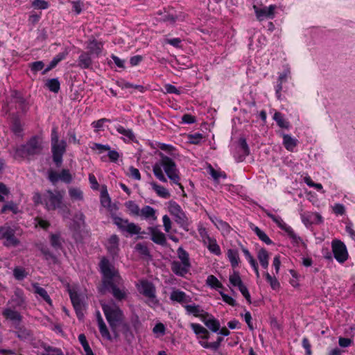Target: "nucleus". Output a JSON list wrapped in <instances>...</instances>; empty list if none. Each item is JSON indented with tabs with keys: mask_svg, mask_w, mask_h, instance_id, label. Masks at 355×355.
Here are the masks:
<instances>
[{
	"mask_svg": "<svg viewBox=\"0 0 355 355\" xmlns=\"http://www.w3.org/2000/svg\"><path fill=\"white\" fill-rule=\"evenodd\" d=\"M158 155L160 159L153 166V171L155 176L159 181L166 182L167 179L162 171L163 168L168 179H170L173 183L178 185L181 190L184 191V187L180 182V178L179 175V170L177 168L175 162L162 152H159Z\"/></svg>",
	"mask_w": 355,
	"mask_h": 355,
	"instance_id": "obj_1",
	"label": "nucleus"
},
{
	"mask_svg": "<svg viewBox=\"0 0 355 355\" xmlns=\"http://www.w3.org/2000/svg\"><path fill=\"white\" fill-rule=\"evenodd\" d=\"M44 143L42 137H31L24 144L15 149V158L31 157L42 154Z\"/></svg>",
	"mask_w": 355,
	"mask_h": 355,
	"instance_id": "obj_2",
	"label": "nucleus"
},
{
	"mask_svg": "<svg viewBox=\"0 0 355 355\" xmlns=\"http://www.w3.org/2000/svg\"><path fill=\"white\" fill-rule=\"evenodd\" d=\"M105 318L115 338L119 336L117 327L123 321L124 315L121 309L114 302L106 304L101 302Z\"/></svg>",
	"mask_w": 355,
	"mask_h": 355,
	"instance_id": "obj_3",
	"label": "nucleus"
},
{
	"mask_svg": "<svg viewBox=\"0 0 355 355\" xmlns=\"http://www.w3.org/2000/svg\"><path fill=\"white\" fill-rule=\"evenodd\" d=\"M99 268L102 274V286H110L112 282L122 281L119 271L107 258L103 257L101 259Z\"/></svg>",
	"mask_w": 355,
	"mask_h": 355,
	"instance_id": "obj_4",
	"label": "nucleus"
},
{
	"mask_svg": "<svg viewBox=\"0 0 355 355\" xmlns=\"http://www.w3.org/2000/svg\"><path fill=\"white\" fill-rule=\"evenodd\" d=\"M139 292L148 298L147 304L155 306L159 304L156 297V288L154 284L148 280H141L137 286Z\"/></svg>",
	"mask_w": 355,
	"mask_h": 355,
	"instance_id": "obj_5",
	"label": "nucleus"
},
{
	"mask_svg": "<svg viewBox=\"0 0 355 355\" xmlns=\"http://www.w3.org/2000/svg\"><path fill=\"white\" fill-rule=\"evenodd\" d=\"M168 211L175 218V221L184 230H189L190 225L188 217L181 207L175 201L168 202Z\"/></svg>",
	"mask_w": 355,
	"mask_h": 355,
	"instance_id": "obj_6",
	"label": "nucleus"
},
{
	"mask_svg": "<svg viewBox=\"0 0 355 355\" xmlns=\"http://www.w3.org/2000/svg\"><path fill=\"white\" fill-rule=\"evenodd\" d=\"M15 230L10 226L5 225L0 226V240L4 239L3 245L6 247H16L20 241L15 236Z\"/></svg>",
	"mask_w": 355,
	"mask_h": 355,
	"instance_id": "obj_7",
	"label": "nucleus"
},
{
	"mask_svg": "<svg viewBox=\"0 0 355 355\" xmlns=\"http://www.w3.org/2000/svg\"><path fill=\"white\" fill-rule=\"evenodd\" d=\"M62 201V196L59 191L53 193L51 190H47L44 193V205L49 211L55 210L60 207Z\"/></svg>",
	"mask_w": 355,
	"mask_h": 355,
	"instance_id": "obj_8",
	"label": "nucleus"
},
{
	"mask_svg": "<svg viewBox=\"0 0 355 355\" xmlns=\"http://www.w3.org/2000/svg\"><path fill=\"white\" fill-rule=\"evenodd\" d=\"M114 223L122 232H126L131 235L140 233L141 227L134 223H130L128 219H123L121 217L112 216Z\"/></svg>",
	"mask_w": 355,
	"mask_h": 355,
	"instance_id": "obj_9",
	"label": "nucleus"
},
{
	"mask_svg": "<svg viewBox=\"0 0 355 355\" xmlns=\"http://www.w3.org/2000/svg\"><path fill=\"white\" fill-rule=\"evenodd\" d=\"M332 251L335 259L340 263H344L348 258L346 245L340 240H334L331 243Z\"/></svg>",
	"mask_w": 355,
	"mask_h": 355,
	"instance_id": "obj_10",
	"label": "nucleus"
},
{
	"mask_svg": "<svg viewBox=\"0 0 355 355\" xmlns=\"http://www.w3.org/2000/svg\"><path fill=\"white\" fill-rule=\"evenodd\" d=\"M121 282H112L110 286H102L100 292L105 294L106 291H110L114 297L119 301H121L126 298L127 293L125 289L120 288L116 285L121 284Z\"/></svg>",
	"mask_w": 355,
	"mask_h": 355,
	"instance_id": "obj_11",
	"label": "nucleus"
},
{
	"mask_svg": "<svg viewBox=\"0 0 355 355\" xmlns=\"http://www.w3.org/2000/svg\"><path fill=\"white\" fill-rule=\"evenodd\" d=\"M69 294L77 317L79 320H81L84 315L83 309L85 308V304L83 300L74 288L69 289Z\"/></svg>",
	"mask_w": 355,
	"mask_h": 355,
	"instance_id": "obj_12",
	"label": "nucleus"
},
{
	"mask_svg": "<svg viewBox=\"0 0 355 355\" xmlns=\"http://www.w3.org/2000/svg\"><path fill=\"white\" fill-rule=\"evenodd\" d=\"M67 143L64 140L51 144L53 162L60 166L62 162V156L66 151Z\"/></svg>",
	"mask_w": 355,
	"mask_h": 355,
	"instance_id": "obj_13",
	"label": "nucleus"
},
{
	"mask_svg": "<svg viewBox=\"0 0 355 355\" xmlns=\"http://www.w3.org/2000/svg\"><path fill=\"white\" fill-rule=\"evenodd\" d=\"M2 315L6 320H10L15 327L20 324L22 321V315L20 313L10 307L3 309Z\"/></svg>",
	"mask_w": 355,
	"mask_h": 355,
	"instance_id": "obj_14",
	"label": "nucleus"
},
{
	"mask_svg": "<svg viewBox=\"0 0 355 355\" xmlns=\"http://www.w3.org/2000/svg\"><path fill=\"white\" fill-rule=\"evenodd\" d=\"M275 8L276 6L275 5H270L268 7H264L263 8H259L256 6H254L256 16L259 21H262L265 18H273Z\"/></svg>",
	"mask_w": 355,
	"mask_h": 355,
	"instance_id": "obj_15",
	"label": "nucleus"
},
{
	"mask_svg": "<svg viewBox=\"0 0 355 355\" xmlns=\"http://www.w3.org/2000/svg\"><path fill=\"white\" fill-rule=\"evenodd\" d=\"M15 335L22 341H30L33 338V331L25 326L19 324L15 327Z\"/></svg>",
	"mask_w": 355,
	"mask_h": 355,
	"instance_id": "obj_16",
	"label": "nucleus"
},
{
	"mask_svg": "<svg viewBox=\"0 0 355 355\" xmlns=\"http://www.w3.org/2000/svg\"><path fill=\"white\" fill-rule=\"evenodd\" d=\"M148 231L151 235V240L159 245H165L166 244V239L165 234L162 232L157 227H150Z\"/></svg>",
	"mask_w": 355,
	"mask_h": 355,
	"instance_id": "obj_17",
	"label": "nucleus"
},
{
	"mask_svg": "<svg viewBox=\"0 0 355 355\" xmlns=\"http://www.w3.org/2000/svg\"><path fill=\"white\" fill-rule=\"evenodd\" d=\"M191 266L184 265L183 263H180L178 261H173L171 263V270L176 275L180 277H184L187 274L191 268Z\"/></svg>",
	"mask_w": 355,
	"mask_h": 355,
	"instance_id": "obj_18",
	"label": "nucleus"
},
{
	"mask_svg": "<svg viewBox=\"0 0 355 355\" xmlns=\"http://www.w3.org/2000/svg\"><path fill=\"white\" fill-rule=\"evenodd\" d=\"M170 300L180 304L187 303L191 301V297L184 291L173 288L170 295Z\"/></svg>",
	"mask_w": 355,
	"mask_h": 355,
	"instance_id": "obj_19",
	"label": "nucleus"
},
{
	"mask_svg": "<svg viewBox=\"0 0 355 355\" xmlns=\"http://www.w3.org/2000/svg\"><path fill=\"white\" fill-rule=\"evenodd\" d=\"M184 307L188 314H191L195 317L200 318L201 320L205 315H208V313L204 311L198 304H188L185 305Z\"/></svg>",
	"mask_w": 355,
	"mask_h": 355,
	"instance_id": "obj_20",
	"label": "nucleus"
},
{
	"mask_svg": "<svg viewBox=\"0 0 355 355\" xmlns=\"http://www.w3.org/2000/svg\"><path fill=\"white\" fill-rule=\"evenodd\" d=\"M139 216L145 220L155 221L157 220L156 210L149 205H145L140 209Z\"/></svg>",
	"mask_w": 355,
	"mask_h": 355,
	"instance_id": "obj_21",
	"label": "nucleus"
},
{
	"mask_svg": "<svg viewBox=\"0 0 355 355\" xmlns=\"http://www.w3.org/2000/svg\"><path fill=\"white\" fill-rule=\"evenodd\" d=\"M202 321L213 332H218L220 330V324L219 321L209 313L208 315H205L202 318Z\"/></svg>",
	"mask_w": 355,
	"mask_h": 355,
	"instance_id": "obj_22",
	"label": "nucleus"
},
{
	"mask_svg": "<svg viewBox=\"0 0 355 355\" xmlns=\"http://www.w3.org/2000/svg\"><path fill=\"white\" fill-rule=\"evenodd\" d=\"M106 248L112 257L117 255L119 251V237L116 234L112 235L110 237Z\"/></svg>",
	"mask_w": 355,
	"mask_h": 355,
	"instance_id": "obj_23",
	"label": "nucleus"
},
{
	"mask_svg": "<svg viewBox=\"0 0 355 355\" xmlns=\"http://www.w3.org/2000/svg\"><path fill=\"white\" fill-rule=\"evenodd\" d=\"M239 153H240V155L238 157H236V160L238 162H242L250 154V148L247 144L246 139L243 137L239 139Z\"/></svg>",
	"mask_w": 355,
	"mask_h": 355,
	"instance_id": "obj_24",
	"label": "nucleus"
},
{
	"mask_svg": "<svg viewBox=\"0 0 355 355\" xmlns=\"http://www.w3.org/2000/svg\"><path fill=\"white\" fill-rule=\"evenodd\" d=\"M33 288L34 289V293L37 295V297H40L48 304L52 305V300L47 291L44 288L40 286L38 283L33 284Z\"/></svg>",
	"mask_w": 355,
	"mask_h": 355,
	"instance_id": "obj_25",
	"label": "nucleus"
},
{
	"mask_svg": "<svg viewBox=\"0 0 355 355\" xmlns=\"http://www.w3.org/2000/svg\"><path fill=\"white\" fill-rule=\"evenodd\" d=\"M96 319L99 328V331L102 337L106 338L107 340H111L112 336L99 311H98L96 313Z\"/></svg>",
	"mask_w": 355,
	"mask_h": 355,
	"instance_id": "obj_26",
	"label": "nucleus"
},
{
	"mask_svg": "<svg viewBox=\"0 0 355 355\" xmlns=\"http://www.w3.org/2000/svg\"><path fill=\"white\" fill-rule=\"evenodd\" d=\"M87 48L88 49L87 53L90 55H94L98 57L102 51L103 44L96 40H93L88 42Z\"/></svg>",
	"mask_w": 355,
	"mask_h": 355,
	"instance_id": "obj_27",
	"label": "nucleus"
},
{
	"mask_svg": "<svg viewBox=\"0 0 355 355\" xmlns=\"http://www.w3.org/2000/svg\"><path fill=\"white\" fill-rule=\"evenodd\" d=\"M204 243L211 253L216 255L221 254L220 246L217 244L216 239L208 236L204 239Z\"/></svg>",
	"mask_w": 355,
	"mask_h": 355,
	"instance_id": "obj_28",
	"label": "nucleus"
},
{
	"mask_svg": "<svg viewBox=\"0 0 355 355\" xmlns=\"http://www.w3.org/2000/svg\"><path fill=\"white\" fill-rule=\"evenodd\" d=\"M116 130L118 133L123 136V139L125 142L133 141L135 139V136L133 131L131 129H126L124 127L118 125L116 126Z\"/></svg>",
	"mask_w": 355,
	"mask_h": 355,
	"instance_id": "obj_29",
	"label": "nucleus"
},
{
	"mask_svg": "<svg viewBox=\"0 0 355 355\" xmlns=\"http://www.w3.org/2000/svg\"><path fill=\"white\" fill-rule=\"evenodd\" d=\"M283 144L285 148L288 151H293L294 148L297 146V140L295 138H293L291 135L288 134L283 133Z\"/></svg>",
	"mask_w": 355,
	"mask_h": 355,
	"instance_id": "obj_30",
	"label": "nucleus"
},
{
	"mask_svg": "<svg viewBox=\"0 0 355 355\" xmlns=\"http://www.w3.org/2000/svg\"><path fill=\"white\" fill-rule=\"evenodd\" d=\"M67 54L68 53L67 51H64L56 55L50 62L47 67L42 71V74H45L53 69L61 60L65 58Z\"/></svg>",
	"mask_w": 355,
	"mask_h": 355,
	"instance_id": "obj_31",
	"label": "nucleus"
},
{
	"mask_svg": "<svg viewBox=\"0 0 355 355\" xmlns=\"http://www.w3.org/2000/svg\"><path fill=\"white\" fill-rule=\"evenodd\" d=\"M193 332L197 335L200 336V337L202 339H208L209 336V333L207 329L200 325V324L191 323L190 324Z\"/></svg>",
	"mask_w": 355,
	"mask_h": 355,
	"instance_id": "obj_32",
	"label": "nucleus"
},
{
	"mask_svg": "<svg viewBox=\"0 0 355 355\" xmlns=\"http://www.w3.org/2000/svg\"><path fill=\"white\" fill-rule=\"evenodd\" d=\"M92 64L90 54L83 52L78 58V66L82 69H88Z\"/></svg>",
	"mask_w": 355,
	"mask_h": 355,
	"instance_id": "obj_33",
	"label": "nucleus"
},
{
	"mask_svg": "<svg viewBox=\"0 0 355 355\" xmlns=\"http://www.w3.org/2000/svg\"><path fill=\"white\" fill-rule=\"evenodd\" d=\"M150 185L158 196L167 199L169 198L171 194L169 191L164 187L157 184L156 182H151Z\"/></svg>",
	"mask_w": 355,
	"mask_h": 355,
	"instance_id": "obj_34",
	"label": "nucleus"
},
{
	"mask_svg": "<svg viewBox=\"0 0 355 355\" xmlns=\"http://www.w3.org/2000/svg\"><path fill=\"white\" fill-rule=\"evenodd\" d=\"M251 229L254 232L256 235L259 237V239L264 242L267 245L272 244V240L268 236V235L262 231L260 228L257 226H254L253 224H250Z\"/></svg>",
	"mask_w": 355,
	"mask_h": 355,
	"instance_id": "obj_35",
	"label": "nucleus"
},
{
	"mask_svg": "<svg viewBox=\"0 0 355 355\" xmlns=\"http://www.w3.org/2000/svg\"><path fill=\"white\" fill-rule=\"evenodd\" d=\"M210 219L215 224L216 227L218 230H220V231H222L223 233L228 234L230 232L231 227L230 226V225L227 223H226L216 217H214V218H213L212 217H210Z\"/></svg>",
	"mask_w": 355,
	"mask_h": 355,
	"instance_id": "obj_36",
	"label": "nucleus"
},
{
	"mask_svg": "<svg viewBox=\"0 0 355 355\" xmlns=\"http://www.w3.org/2000/svg\"><path fill=\"white\" fill-rule=\"evenodd\" d=\"M227 257L232 268H236L239 266L240 258L237 250L229 249L227 250Z\"/></svg>",
	"mask_w": 355,
	"mask_h": 355,
	"instance_id": "obj_37",
	"label": "nucleus"
},
{
	"mask_svg": "<svg viewBox=\"0 0 355 355\" xmlns=\"http://www.w3.org/2000/svg\"><path fill=\"white\" fill-rule=\"evenodd\" d=\"M257 258L263 268H267L268 266L269 254L265 248H261L257 254Z\"/></svg>",
	"mask_w": 355,
	"mask_h": 355,
	"instance_id": "obj_38",
	"label": "nucleus"
},
{
	"mask_svg": "<svg viewBox=\"0 0 355 355\" xmlns=\"http://www.w3.org/2000/svg\"><path fill=\"white\" fill-rule=\"evenodd\" d=\"M125 206L128 209L130 215L137 217L139 216V214H140V209L139 205L135 201H127L125 203Z\"/></svg>",
	"mask_w": 355,
	"mask_h": 355,
	"instance_id": "obj_39",
	"label": "nucleus"
},
{
	"mask_svg": "<svg viewBox=\"0 0 355 355\" xmlns=\"http://www.w3.org/2000/svg\"><path fill=\"white\" fill-rule=\"evenodd\" d=\"M177 253L178 258L180 259V263H183L184 265L191 266L189 260V253L183 249V248L180 247L177 250Z\"/></svg>",
	"mask_w": 355,
	"mask_h": 355,
	"instance_id": "obj_40",
	"label": "nucleus"
},
{
	"mask_svg": "<svg viewBox=\"0 0 355 355\" xmlns=\"http://www.w3.org/2000/svg\"><path fill=\"white\" fill-rule=\"evenodd\" d=\"M14 102L18 104L19 108L23 111L26 112L28 110V104L26 103L24 98L21 96L19 93L15 92L12 96Z\"/></svg>",
	"mask_w": 355,
	"mask_h": 355,
	"instance_id": "obj_41",
	"label": "nucleus"
},
{
	"mask_svg": "<svg viewBox=\"0 0 355 355\" xmlns=\"http://www.w3.org/2000/svg\"><path fill=\"white\" fill-rule=\"evenodd\" d=\"M273 119L277 122V125L280 128L288 129L289 123L284 119V116L282 113L276 112L274 114Z\"/></svg>",
	"mask_w": 355,
	"mask_h": 355,
	"instance_id": "obj_42",
	"label": "nucleus"
},
{
	"mask_svg": "<svg viewBox=\"0 0 355 355\" xmlns=\"http://www.w3.org/2000/svg\"><path fill=\"white\" fill-rule=\"evenodd\" d=\"M78 340L82 345L84 351L85 352V355H94L89 345L87 340L86 336L85 334H81L78 336Z\"/></svg>",
	"mask_w": 355,
	"mask_h": 355,
	"instance_id": "obj_43",
	"label": "nucleus"
},
{
	"mask_svg": "<svg viewBox=\"0 0 355 355\" xmlns=\"http://www.w3.org/2000/svg\"><path fill=\"white\" fill-rule=\"evenodd\" d=\"M206 284L211 288L217 289L223 288V284L214 275H209L206 280Z\"/></svg>",
	"mask_w": 355,
	"mask_h": 355,
	"instance_id": "obj_44",
	"label": "nucleus"
},
{
	"mask_svg": "<svg viewBox=\"0 0 355 355\" xmlns=\"http://www.w3.org/2000/svg\"><path fill=\"white\" fill-rule=\"evenodd\" d=\"M7 211H10L16 214L19 212V208L16 203L13 201H10L3 206L1 210V214L6 213Z\"/></svg>",
	"mask_w": 355,
	"mask_h": 355,
	"instance_id": "obj_45",
	"label": "nucleus"
},
{
	"mask_svg": "<svg viewBox=\"0 0 355 355\" xmlns=\"http://www.w3.org/2000/svg\"><path fill=\"white\" fill-rule=\"evenodd\" d=\"M60 82L58 78H52L48 80L46 86L49 88L51 92L58 93L60 90Z\"/></svg>",
	"mask_w": 355,
	"mask_h": 355,
	"instance_id": "obj_46",
	"label": "nucleus"
},
{
	"mask_svg": "<svg viewBox=\"0 0 355 355\" xmlns=\"http://www.w3.org/2000/svg\"><path fill=\"white\" fill-rule=\"evenodd\" d=\"M208 172L215 181H218L219 178H226V174L224 172L215 170L211 165L208 166Z\"/></svg>",
	"mask_w": 355,
	"mask_h": 355,
	"instance_id": "obj_47",
	"label": "nucleus"
},
{
	"mask_svg": "<svg viewBox=\"0 0 355 355\" xmlns=\"http://www.w3.org/2000/svg\"><path fill=\"white\" fill-rule=\"evenodd\" d=\"M229 280L233 286L239 287L243 284L239 273L237 271H234L233 274L230 276Z\"/></svg>",
	"mask_w": 355,
	"mask_h": 355,
	"instance_id": "obj_48",
	"label": "nucleus"
},
{
	"mask_svg": "<svg viewBox=\"0 0 355 355\" xmlns=\"http://www.w3.org/2000/svg\"><path fill=\"white\" fill-rule=\"evenodd\" d=\"M60 180L64 183L69 184L72 181V175L68 169H62L59 173Z\"/></svg>",
	"mask_w": 355,
	"mask_h": 355,
	"instance_id": "obj_49",
	"label": "nucleus"
},
{
	"mask_svg": "<svg viewBox=\"0 0 355 355\" xmlns=\"http://www.w3.org/2000/svg\"><path fill=\"white\" fill-rule=\"evenodd\" d=\"M38 249L43 254V255L44 256L46 259H47V260H49V259L55 260V257L50 252V250L47 246H46L43 244H40V245H38Z\"/></svg>",
	"mask_w": 355,
	"mask_h": 355,
	"instance_id": "obj_50",
	"label": "nucleus"
},
{
	"mask_svg": "<svg viewBox=\"0 0 355 355\" xmlns=\"http://www.w3.org/2000/svg\"><path fill=\"white\" fill-rule=\"evenodd\" d=\"M69 194L71 198L73 200H81L83 198V192L77 188H70Z\"/></svg>",
	"mask_w": 355,
	"mask_h": 355,
	"instance_id": "obj_51",
	"label": "nucleus"
},
{
	"mask_svg": "<svg viewBox=\"0 0 355 355\" xmlns=\"http://www.w3.org/2000/svg\"><path fill=\"white\" fill-rule=\"evenodd\" d=\"M265 276L267 282L270 284L273 290H276L279 288V282L275 277H272L268 272H266Z\"/></svg>",
	"mask_w": 355,
	"mask_h": 355,
	"instance_id": "obj_52",
	"label": "nucleus"
},
{
	"mask_svg": "<svg viewBox=\"0 0 355 355\" xmlns=\"http://www.w3.org/2000/svg\"><path fill=\"white\" fill-rule=\"evenodd\" d=\"M50 243L53 248L55 249L60 248L62 246V243L60 241V238L58 234H52L50 236Z\"/></svg>",
	"mask_w": 355,
	"mask_h": 355,
	"instance_id": "obj_53",
	"label": "nucleus"
},
{
	"mask_svg": "<svg viewBox=\"0 0 355 355\" xmlns=\"http://www.w3.org/2000/svg\"><path fill=\"white\" fill-rule=\"evenodd\" d=\"M44 355H64L62 350L53 347L48 346L44 347Z\"/></svg>",
	"mask_w": 355,
	"mask_h": 355,
	"instance_id": "obj_54",
	"label": "nucleus"
},
{
	"mask_svg": "<svg viewBox=\"0 0 355 355\" xmlns=\"http://www.w3.org/2000/svg\"><path fill=\"white\" fill-rule=\"evenodd\" d=\"M105 122H111V120L106 118H103L96 121L92 122V125L95 128L94 131L97 132L102 129L104 123Z\"/></svg>",
	"mask_w": 355,
	"mask_h": 355,
	"instance_id": "obj_55",
	"label": "nucleus"
},
{
	"mask_svg": "<svg viewBox=\"0 0 355 355\" xmlns=\"http://www.w3.org/2000/svg\"><path fill=\"white\" fill-rule=\"evenodd\" d=\"M13 275L16 279L22 280L26 277V273L24 268L17 267L13 270Z\"/></svg>",
	"mask_w": 355,
	"mask_h": 355,
	"instance_id": "obj_56",
	"label": "nucleus"
},
{
	"mask_svg": "<svg viewBox=\"0 0 355 355\" xmlns=\"http://www.w3.org/2000/svg\"><path fill=\"white\" fill-rule=\"evenodd\" d=\"M23 128L21 125V123L19 120L15 119L12 125V131L16 135H21L22 132Z\"/></svg>",
	"mask_w": 355,
	"mask_h": 355,
	"instance_id": "obj_57",
	"label": "nucleus"
},
{
	"mask_svg": "<svg viewBox=\"0 0 355 355\" xmlns=\"http://www.w3.org/2000/svg\"><path fill=\"white\" fill-rule=\"evenodd\" d=\"M44 67V64L42 61H36L30 64L31 69L34 73L41 71Z\"/></svg>",
	"mask_w": 355,
	"mask_h": 355,
	"instance_id": "obj_58",
	"label": "nucleus"
},
{
	"mask_svg": "<svg viewBox=\"0 0 355 355\" xmlns=\"http://www.w3.org/2000/svg\"><path fill=\"white\" fill-rule=\"evenodd\" d=\"M32 6L37 9H46L49 3L44 0H34L32 3Z\"/></svg>",
	"mask_w": 355,
	"mask_h": 355,
	"instance_id": "obj_59",
	"label": "nucleus"
},
{
	"mask_svg": "<svg viewBox=\"0 0 355 355\" xmlns=\"http://www.w3.org/2000/svg\"><path fill=\"white\" fill-rule=\"evenodd\" d=\"M220 294L222 297L223 300L225 303H227L232 306H235L236 305L235 300L233 299L232 297L229 296L228 295H227L223 292H220Z\"/></svg>",
	"mask_w": 355,
	"mask_h": 355,
	"instance_id": "obj_60",
	"label": "nucleus"
},
{
	"mask_svg": "<svg viewBox=\"0 0 355 355\" xmlns=\"http://www.w3.org/2000/svg\"><path fill=\"white\" fill-rule=\"evenodd\" d=\"M165 331H166V328H165L164 325L161 322L156 324L155 326L153 329V332L155 334H159L161 335H164Z\"/></svg>",
	"mask_w": 355,
	"mask_h": 355,
	"instance_id": "obj_61",
	"label": "nucleus"
},
{
	"mask_svg": "<svg viewBox=\"0 0 355 355\" xmlns=\"http://www.w3.org/2000/svg\"><path fill=\"white\" fill-rule=\"evenodd\" d=\"M333 211L337 215H343L345 213V207L343 205L337 203L333 207Z\"/></svg>",
	"mask_w": 355,
	"mask_h": 355,
	"instance_id": "obj_62",
	"label": "nucleus"
},
{
	"mask_svg": "<svg viewBox=\"0 0 355 355\" xmlns=\"http://www.w3.org/2000/svg\"><path fill=\"white\" fill-rule=\"evenodd\" d=\"M33 201L35 205H38L40 204L44 205V194L41 195L39 192L34 193Z\"/></svg>",
	"mask_w": 355,
	"mask_h": 355,
	"instance_id": "obj_63",
	"label": "nucleus"
},
{
	"mask_svg": "<svg viewBox=\"0 0 355 355\" xmlns=\"http://www.w3.org/2000/svg\"><path fill=\"white\" fill-rule=\"evenodd\" d=\"M48 178L52 184H55L60 180L59 173L53 171H50L49 172Z\"/></svg>",
	"mask_w": 355,
	"mask_h": 355,
	"instance_id": "obj_64",
	"label": "nucleus"
}]
</instances>
